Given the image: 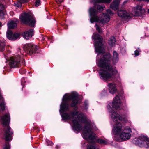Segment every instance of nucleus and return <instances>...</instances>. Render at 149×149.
Masks as SVG:
<instances>
[{
    "mask_svg": "<svg viewBox=\"0 0 149 149\" xmlns=\"http://www.w3.org/2000/svg\"><path fill=\"white\" fill-rule=\"evenodd\" d=\"M61 116L63 120H70L72 121L73 128L75 130L81 131L82 123H84L86 125L83 130L82 136L88 142L91 143L88 146L87 149H98L94 144L95 142L93 140L95 139V135L92 130L90 122L87 120L82 113H79L78 111H73L70 113H64L61 114Z\"/></svg>",
    "mask_w": 149,
    "mask_h": 149,
    "instance_id": "f257e3e1",
    "label": "nucleus"
},
{
    "mask_svg": "<svg viewBox=\"0 0 149 149\" xmlns=\"http://www.w3.org/2000/svg\"><path fill=\"white\" fill-rule=\"evenodd\" d=\"M121 106L120 98L118 95H117L113 99L112 103H109L107 106L109 111L111 113L110 116L112 120L114 122L118 123L116 124L113 127L112 130L113 133L119 136L124 129L123 128L122 124L119 122L123 120L125 121V120L122 116L114 111V110L121 109L122 108Z\"/></svg>",
    "mask_w": 149,
    "mask_h": 149,
    "instance_id": "f03ea898",
    "label": "nucleus"
},
{
    "mask_svg": "<svg viewBox=\"0 0 149 149\" xmlns=\"http://www.w3.org/2000/svg\"><path fill=\"white\" fill-rule=\"evenodd\" d=\"M111 56L109 53H104L103 57L97 62V65L102 68L99 72L100 79L104 81H110L114 79V75L117 72L116 69L111 65Z\"/></svg>",
    "mask_w": 149,
    "mask_h": 149,
    "instance_id": "7ed1b4c3",
    "label": "nucleus"
},
{
    "mask_svg": "<svg viewBox=\"0 0 149 149\" xmlns=\"http://www.w3.org/2000/svg\"><path fill=\"white\" fill-rule=\"evenodd\" d=\"M70 100H72L71 104V106L72 107H75L77 104L79 103L78 94L77 93L73 92L69 95L66 94L64 95L62 99L63 102L60 105L59 110L60 113L67 111L69 110V104L68 102Z\"/></svg>",
    "mask_w": 149,
    "mask_h": 149,
    "instance_id": "20e7f679",
    "label": "nucleus"
},
{
    "mask_svg": "<svg viewBox=\"0 0 149 149\" xmlns=\"http://www.w3.org/2000/svg\"><path fill=\"white\" fill-rule=\"evenodd\" d=\"M89 12L91 17L90 21L91 23L97 22L102 23L103 24L107 23L109 21L110 17L109 15H111L113 14L112 11L110 9H108L107 10V14H103L102 15L98 17L97 11L95 9L92 8H90Z\"/></svg>",
    "mask_w": 149,
    "mask_h": 149,
    "instance_id": "39448f33",
    "label": "nucleus"
},
{
    "mask_svg": "<svg viewBox=\"0 0 149 149\" xmlns=\"http://www.w3.org/2000/svg\"><path fill=\"white\" fill-rule=\"evenodd\" d=\"M10 121V116L8 113L3 114L0 118V122L2 124L5 130V139L6 141L11 140V135L13 134L12 129L9 126Z\"/></svg>",
    "mask_w": 149,
    "mask_h": 149,
    "instance_id": "423d86ee",
    "label": "nucleus"
},
{
    "mask_svg": "<svg viewBox=\"0 0 149 149\" xmlns=\"http://www.w3.org/2000/svg\"><path fill=\"white\" fill-rule=\"evenodd\" d=\"M92 38L95 41L94 46L95 51L98 54L103 53L104 52V49L102 43V39L100 36L98 34L94 33Z\"/></svg>",
    "mask_w": 149,
    "mask_h": 149,
    "instance_id": "0eeeda50",
    "label": "nucleus"
},
{
    "mask_svg": "<svg viewBox=\"0 0 149 149\" xmlns=\"http://www.w3.org/2000/svg\"><path fill=\"white\" fill-rule=\"evenodd\" d=\"M20 18L23 23L30 26H34L36 21L33 16L29 14L24 13L21 15Z\"/></svg>",
    "mask_w": 149,
    "mask_h": 149,
    "instance_id": "6e6552de",
    "label": "nucleus"
},
{
    "mask_svg": "<svg viewBox=\"0 0 149 149\" xmlns=\"http://www.w3.org/2000/svg\"><path fill=\"white\" fill-rule=\"evenodd\" d=\"M133 142L140 147H149V139L144 135H141L138 138H135Z\"/></svg>",
    "mask_w": 149,
    "mask_h": 149,
    "instance_id": "1a4fd4ad",
    "label": "nucleus"
},
{
    "mask_svg": "<svg viewBox=\"0 0 149 149\" xmlns=\"http://www.w3.org/2000/svg\"><path fill=\"white\" fill-rule=\"evenodd\" d=\"M22 56L18 55L10 58L9 61V64L11 68H14L19 67L20 65V62Z\"/></svg>",
    "mask_w": 149,
    "mask_h": 149,
    "instance_id": "9d476101",
    "label": "nucleus"
},
{
    "mask_svg": "<svg viewBox=\"0 0 149 149\" xmlns=\"http://www.w3.org/2000/svg\"><path fill=\"white\" fill-rule=\"evenodd\" d=\"M132 131L130 128H127L124 129L122 132L119 136L121 139L124 141H126L130 138L131 133Z\"/></svg>",
    "mask_w": 149,
    "mask_h": 149,
    "instance_id": "9b49d317",
    "label": "nucleus"
},
{
    "mask_svg": "<svg viewBox=\"0 0 149 149\" xmlns=\"http://www.w3.org/2000/svg\"><path fill=\"white\" fill-rule=\"evenodd\" d=\"M26 50L29 52L30 54L37 53L38 47L33 44L30 43L26 44L25 45Z\"/></svg>",
    "mask_w": 149,
    "mask_h": 149,
    "instance_id": "f8f14e48",
    "label": "nucleus"
},
{
    "mask_svg": "<svg viewBox=\"0 0 149 149\" xmlns=\"http://www.w3.org/2000/svg\"><path fill=\"white\" fill-rule=\"evenodd\" d=\"M144 11V9L142 8L141 6L138 5L136 7L133 8L132 14L135 16H140Z\"/></svg>",
    "mask_w": 149,
    "mask_h": 149,
    "instance_id": "ddd939ff",
    "label": "nucleus"
},
{
    "mask_svg": "<svg viewBox=\"0 0 149 149\" xmlns=\"http://www.w3.org/2000/svg\"><path fill=\"white\" fill-rule=\"evenodd\" d=\"M20 34L18 33H13L10 30H8L7 32L6 36L10 40H14L18 39L19 37Z\"/></svg>",
    "mask_w": 149,
    "mask_h": 149,
    "instance_id": "4468645a",
    "label": "nucleus"
},
{
    "mask_svg": "<svg viewBox=\"0 0 149 149\" xmlns=\"http://www.w3.org/2000/svg\"><path fill=\"white\" fill-rule=\"evenodd\" d=\"M118 16L122 18H129L131 17L130 13L125 10H119L117 12Z\"/></svg>",
    "mask_w": 149,
    "mask_h": 149,
    "instance_id": "2eb2a0df",
    "label": "nucleus"
},
{
    "mask_svg": "<svg viewBox=\"0 0 149 149\" xmlns=\"http://www.w3.org/2000/svg\"><path fill=\"white\" fill-rule=\"evenodd\" d=\"M33 34V30L32 29H30L28 31H26L23 33L22 35L24 38L28 39L31 38Z\"/></svg>",
    "mask_w": 149,
    "mask_h": 149,
    "instance_id": "dca6fc26",
    "label": "nucleus"
},
{
    "mask_svg": "<svg viewBox=\"0 0 149 149\" xmlns=\"http://www.w3.org/2000/svg\"><path fill=\"white\" fill-rule=\"evenodd\" d=\"M108 86L110 93L113 94L115 93L116 91L115 85L114 84L111 83L108 84Z\"/></svg>",
    "mask_w": 149,
    "mask_h": 149,
    "instance_id": "f3484780",
    "label": "nucleus"
},
{
    "mask_svg": "<svg viewBox=\"0 0 149 149\" xmlns=\"http://www.w3.org/2000/svg\"><path fill=\"white\" fill-rule=\"evenodd\" d=\"M120 1V0H114L111 4L110 8L114 10H116L118 8Z\"/></svg>",
    "mask_w": 149,
    "mask_h": 149,
    "instance_id": "a211bd4d",
    "label": "nucleus"
},
{
    "mask_svg": "<svg viewBox=\"0 0 149 149\" xmlns=\"http://www.w3.org/2000/svg\"><path fill=\"white\" fill-rule=\"evenodd\" d=\"M18 22V20L15 21H10L7 24L8 28L13 29L17 26V24Z\"/></svg>",
    "mask_w": 149,
    "mask_h": 149,
    "instance_id": "6ab92c4d",
    "label": "nucleus"
},
{
    "mask_svg": "<svg viewBox=\"0 0 149 149\" xmlns=\"http://www.w3.org/2000/svg\"><path fill=\"white\" fill-rule=\"evenodd\" d=\"M113 63L114 64H116L118 60V54L115 51L113 52Z\"/></svg>",
    "mask_w": 149,
    "mask_h": 149,
    "instance_id": "aec40b11",
    "label": "nucleus"
},
{
    "mask_svg": "<svg viewBox=\"0 0 149 149\" xmlns=\"http://www.w3.org/2000/svg\"><path fill=\"white\" fill-rule=\"evenodd\" d=\"M4 7L3 5L0 4V17L1 18H3L5 14L3 10Z\"/></svg>",
    "mask_w": 149,
    "mask_h": 149,
    "instance_id": "412c9836",
    "label": "nucleus"
},
{
    "mask_svg": "<svg viewBox=\"0 0 149 149\" xmlns=\"http://www.w3.org/2000/svg\"><path fill=\"white\" fill-rule=\"evenodd\" d=\"M116 42L115 39L114 37H111L108 41V43L111 46L114 45Z\"/></svg>",
    "mask_w": 149,
    "mask_h": 149,
    "instance_id": "4be33fe9",
    "label": "nucleus"
},
{
    "mask_svg": "<svg viewBox=\"0 0 149 149\" xmlns=\"http://www.w3.org/2000/svg\"><path fill=\"white\" fill-rule=\"evenodd\" d=\"M5 45L4 42L0 40V52H2L4 50Z\"/></svg>",
    "mask_w": 149,
    "mask_h": 149,
    "instance_id": "5701e85b",
    "label": "nucleus"
},
{
    "mask_svg": "<svg viewBox=\"0 0 149 149\" xmlns=\"http://www.w3.org/2000/svg\"><path fill=\"white\" fill-rule=\"evenodd\" d=\"M97 142L99 143L103 144H107L108 143V142L106 141L101 139H97Z\"/></svg>",
    "mask_w": 149,
    "mask_h": 149,
    "instance_id": "b1692460",
    "label": "nucleus"
},
{
    "mask_svg": "<svg viewBox=\"0 0 149 149\" xmlns=\"http://www.w3.org/2000/svg\"><path fill=\"white\" fill-rule=\"evenodd\" d=\"M95 8H97V10H99V11H102L103 9L104 8V6H102L99 5L97 6L95 5Z\"/></svg>",
    "mask_w": 149,
    "mask_h": 149,
    "instance_id": "393cba45",
    "label": "nucleus"
},
{
    "mask_svg": "<svg viewBox=\"0 0 149 149\" xmlns=\"http://www.w3.org/2000/svg\"><path fill=\"white\" fill-rule=\"evenodd\" d=\"M111 0H96V3L105 2L106 3H109Z\"/></svg>",
    "mask_w": 149,
    "mask_h": 149,
    "instance_id": "a878e982",
    "label": "nucleus"
},
{
    "mask_svg": "<svg viewBox=\"0 0 149 149\" xmlns=\"http://www.w3.org/2000/svg\"><path fill=\"white\" fill-rule=\"evenodd\" d=\"M95 27L96 28V30L98 31V32L100 33L102 32V30L101 28L99 27L98 25L96 24L95 25Z\"/></svg>",
    "mask_w": 149,
    "mask_h": 149,
    "instance_id": "bb28decb",
    "label": "nucleus"
},
{
    "mask_svg": "<svg viewBox=\"0 0 149 149\" xmlns=\"http://www.w3.org/2000/svg\"><path fill=\"white\" fill-rule=\"evenodd\" d=\"M22 3L20 1H18L14 3L15 6L16 7H20L22 6Z\"/></svg>",
    "mask_w": 149,
    "mask_h": 149,
    "instance_id": "cd10ccee",
    "label": "nucleus"
},
{
    "mask_svg": "<svg viewBox=\"0 0 149 149\" xmlns=\"http://www.w3.org/2000/svg\"><path fill=\"white\" fill-rule=\"evenodd\" d=\"M10 146L9 143L8 142H6L5 145L3 148V149H9Z\"/></svg>",
    "mask_w": 149,
    "mask_h": 149,
    "instance_id": "c85d7f7f",
    "label": "nucleus"
},
{
    "mask_svg": "<svg viewBox=\"0 0 149 149\" xmlns=\"http://www.w3.org/2000/svg\"><path fill=\"white\" fill-rule=\"evenodd\" d=\"M141 52V50L139 48H138V49L136 50L134 52V54L135 56H138L139 54V52Z\"/></svg>",
    "mask_w": 149,
    "mask_h": 149,
    "instance_id": "c756f323",
    "label": "nucleus"
},
{
    "mask_svg": "<svg viewBox=\"0 0 149 149\" xmlns=\"http://www.w3.org/2000/svg\"><path fill=\"white\" fill-rule=\"evenodd\" d=\"M88 103L87 101H86L84 103V108L86 110L88 109Z\"/></svg>",
    "mask_w": 149,
    "mask_h": 149,
    "instance_id": "7c9ffc66",
    "label": "nucleus"
},
{
    "mask_svg": "<svg viewBox=\"0 0 149 149\" xmlns=\"http://www.w3.org/2000/svg\"><path fill=\"white\" fill-rule=\"evenodd\" d=\"M40 0H36L35 2V5L36 6H38L40 4Z\"/></svg>",
    "mask_w": 149,
    "mask_h": 149,
    "instance_id": "2f4dec72",
    "label": "nucleus"
},
{
    "mask_svg": "<svg viewBox=\"0 0 149 149\" xmlns=\"http://www.w3.org/2000/svg\"><path fill=\"white\" fill-rule=\"evenodd\" d=\"M47 145L48 146H51L53 145V143L51 141H48L47 142Z\"/></svg>",
    "mask_w": 149,
    "mask_h": 149,
    "instance_id": "473e14b6",
    "label": "nucleus"
},
{
    "mask_svg": "<svg viewBox=\"0 0 149 149\" xmlns=\"http://www.w3.org/2000/svg\"><path fill=\"white\" fill-rule=\"evenodd\" d=\"M64 0H56L57 3L58 4L60 3L63 1Z\"/></svg>",
    "mask_w": 149,
    "mask_h": 149,
    "instance_id": "72a5a7b5",
    "label": "nucleus"
},
{
    "mask_svg": "<svg viewBox=\"0 0 149 149\" xmlns=\"http://www.w3.org/2000/svg\"><path fill=\"white\" fill-rule=\"evenodd\" d=\"M29 0H20V1L22 3H27L29 1Z\"/></svg>",
    "mask_w": 149,
    "mask_h": 149,
    "instance_id": "f704fd0d",
    "label": "nucleus"
},
{
    "mask_svg": "<svg viewBox=\"0 0 149 149\" xmlns=\"http://www.w3.org/2000/svg\"><path fill=\"white\" fill-rule=\"evenodd\" d=\"M25 82V81L24 78H22L21 79V83L22 85H23L24 83Z\"/></svg>",
    "mask_w": 149,
    "mask_h": 149,
    "instance_id": "c9c22d12",
    "label": "nucleus"
},
{
    "mask_svg": "<svg viewBox=\"0 0 149 149\" xmlns=\"http://www.w3.org/2000/svg\"><path fill=\"white\" fill-rule=\"evenodd\" d=\"M20 73L21 74H24V73H25L26 71H24L23 72H22L20 71Z\"/></svg>",
    "mask_w": 149,
    "mask_h": 149,
    "instance_id": "e433bc0d",
    "label": "nucleus"
},
{
    "mask_svg": "<svg viewBox=\"0 0 149 149\" xmlns=\"http://www.w3.org/2000/svg\"><path fill=\"white\" fill-rule=\"evenodd\" d=\"M127 1H128V0H126L124 2V3H126Z\"/></svg>",
    "mask_w": 149,
    "mask_h": 149,
    "instance_id": "4c0bfd02",
    "label": "nucleus"
},
{
    "mask_svg": "<svg viewBox=\"0 0 149 149\" xmlns=\"http://www.w3.org/2000/svg\"><path fill=\"white\" fill-rule=\"evenodd\" d=\"M1 26V23L0 22V27Z\"/></svg>",
    "mask_w": 149,
    "mask_h": 149,
    "instance_id": "58836bf2",
    "label": "nucleus"
},
{
    "mask_svg": "<svg viewBox=\"0 0 149 149\" xmlns=\"http://www.w3.org/2000/svg\"><path fill=\"white\" fill-rule=\"evenodd\" d=\"M148 13H149V9L148 10Z\"/></svg>",
    "mask_w": 149,
    "mask_h": 149,
    "instance_id": "ea45409f",
    "label": "nucleus"
},
{
    "mask_svg": "<svg viewBox=\"0 0 149 149\" xmlns=\"http://www.w3.org/2000/svg\"><path fill=\"white\" fill-rule=\"evenodd\" d=\"M5 59H7V58H6L5 57Z\"/></svg>",
    "mask_w": 149,
    "mask_h": 149,
    "instance_id": "a19ab883",
    "label": "nucleus"
}]
</instances>
